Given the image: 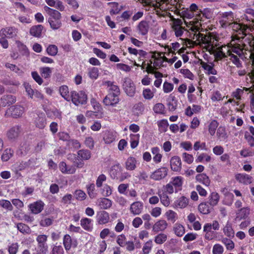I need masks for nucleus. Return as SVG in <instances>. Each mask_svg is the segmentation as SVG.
<instances>
[{"mask_svg":"<svg viewBox=\"0 0 254 254\" xmlns=\"http://www.w3.org/2000/svg\"><path fill=\"white\" fill-rule=\"evenodd\" d=\"M78 156L82 160H88L91 157L90 151L87 150H80L77 152Z\"/></svg>","mask_w":254,"mask_h":254,"instance_id":"obj_55","label":"nucleus"},{"mask_svg":"<svg viewBox=\"0 0 254 254\" xmlns=\"http://www.w3.org/2000/svg\"><path fill=\"white\" fill-rule=\"evenodd\" d=\"M235 178L240 183L244 185L250 184L252 182V177L246 174H237Z\"/></svg>","mask_w":254,"mask_h":254,"instance_id":"obj_21","label":"nucleus"},{"mask_svg":"<svg viewBox=\"0 0 254 254\" xmlns=\"http://www.w3.org/2000/svg\"><path fill=\"white\" fill-rule=\"evenodd\" d=\"M165 216L168 221L172 223H174L178 219V215L177 213L175 211L170 209L167 210L165 212Z\"/></svg>","mask_w":254,"mask_h":254,"instance_id":"obj_39","label":"nucleus"},{"mask_svg":"<svg viewBox=\"0 0 254 254\" xmlns=\"http://www.w3.org/2000/svg\"><path fill=\"white\" fill-rule=\"evenodd\" d=\"M44 27L42 25H35L30 29V34L34 37L40 38L42 36V32Z\"/></svg>","mask_w":254,"mask_h":254,"instance_id":"obj_26","label":"nucleus"},{"mask_svg":"<svg viewBox=\"0 0 254 254\" xmlns=\"http://www.w3.org/2000/svg\"><path fill=\"white\" fill-rule=\"evenodd\" d=\"M234 19V15L232 12H226L222 14L221 18L220 20V23L223 27H226L231 24H232V28L234 30L236 31V34L233 36L232 38H240L241 39H243L244 41L248 42L250 41V39H252L251 36L250 35L249 37H247V34L249 33L251 29L247 24L233 23Z\"/></svg>","mask_w":254,"mask_h":254,"instance_id":"obj_3","label":"nucleus"},{"mask_svg":"<svg viewBox=\"0 0 254 254\" xmlns=\"http://www.w3.org/2000/svg\"><path fill=\"white\" fill-rule=\"evenodd\" d=\"M40 72L43 77L48 78L50 77L52 69L49 67H43L40 68Z\"/></svg>","mask_w":254,"mask_h":254,"instance_id":"obj_57","label":"nucleus"},{"mask_svg":"<svg viewBox=\"0 0 254 254\" xmlns=\"http://www.w3.org/2000/svg\"><path fill=\"white\" fill-rule=\"evenodd\" d=\"M17 229L23 234H29L30 231V228L27 225L20 223L17 225Z\"/></svg>","mask_w":254,"mask_h":254,"instance_id":"obj_60","label":"nucleus"},{"mask_svg":"<svg viewBox=\"0 0 254 254\" xmlns=\"http://www.w3.org/2000/svg\"><path fill=\"white\" fill-rule=\"evenodd\" d=\"M173 229L175 234L178 237L183 236L186 232L185 227L179 223L174 224Z\"/></svg>","mask_w":254,"mask_h":254,"instance_id":"obj_33","label":"nucleus"},{"mask_svg":"<svg viewBox=\"0 0 254 254\" xmlns=\"http://www.w3.org/2000/svg\"><path fill=\"white\" fill-rule=\"evenodd\" d=\"M119 96V95L109 93L104 99L103 103L106 106H114L120 101Z\"/></svg>","mask_w":254,"mask_h":254,"instance_id":"obj_14","label":"nucleus"},{"mask_svg":"<svg viewBox=\"0 0 254 254\" xmlns=\"http://www.w3.org/2000/svg\"><path fill=\"white\" fill-rule=\"evenodd\" d=\"M24 87L28 96L31 99H37L41 100L43 99V94L36 89H33L31 85L29 83H24Z\"/></svg>","mask_w":254,"mask_h":254,"instance_id":"obj_8","label":"nucleus"},{"mask_svg":"<svg viewBox=\"0 0 254 254\" xmlns=\"http://www.w3.org/2000/svg\"><path fill=\"white\" fill-rule=\"evenodd\" d=\"M181 45H182L181 42H175L172 43V46H167L165 47V50L166 52H168L169 53H172L174 54L175 52L178 50H180L182 48H181ZM185 46H183L182 47L184 48Z\"/></svg>","mask_w":254,"mask_h":254,"instance_id":"obj_41","label":"nucleus"},{"mask_svg":"<svg viewBox=\"0 0 254 254\" xmlns=\"http://www.w3.org/2000/svg\"><path fill=\"white\" fill-rule=\"evenodd\" d=\"M211 157L206 153H202L197 156L195 159V162L198 163H208L211 161Z\"/></svg>","mask_w":254,"mask_h":254,"instance_id":"obj_43","label":"nucleus"},{"mask_svg":"<svg viewBox=\"0 0 254 254\" xmlns=\"http://www.w3.org/2000/svg\"><path fill=\"white\" fill-rule=\"evenodd\" d=\"M221 242L225 246L227 250H232L234 248V243L230 239L223 238L222 239Z\"/></svg>","mask_w":254,"mask_h":254,"instance_id":"obj_59","label":"nucleus"},{"mask_svg":"<svg viewBox=\"0 0 254 254\" xmlns=\"http://www.w3.org/2000/svg\"><path fill=\"white\" fill-rule=\"evenodd\" d=\"M136 164L137 161L134 157H129L125 163V167L127 170L133 171L136 169Z\"/></svg>","mask_w":254,"mask_h":254,"instance_id":"obj_29","label":"nucleus"},{"mask_svg":"<svg viewBox=\"0 0 254 254\" xmlns=\"http://www.w3.org/2000/svg\"><path fill=\"white\" fill-rule=\"evenodd\" d=\"M195 180L197 182L201 183L206 187L209 186L210 184L209 178L204 173L197 174L195 176Z\"/></svg>","mask_w":254,"mask_h":254,"instance_id":"obj_27","label":"nucleus"},{"mask_svg":"<svg viewBox=\"0 0 254 254\" xmlns=\"http://www.w3.org/2000/svg\"><path fill=\"white\" fill-rule=\"evenodd\" d=\"M158 194L162 204L165 207L169 206L170 204V199L166 192H163L161 193V191L158 190Z\"/></svg>","mask_w":254,"mask_h":254,"instance_id":"obj_37","label":"nucleus"},{"mask_svg":"<svg viewBox=\"0 0 254 254\" xmlns=\"http://www.w3.org/2000/svg\"><path fill=\"white\" fill-rule=\"evenodd\" d=\"M48 251V246L46 243L37 244V252L38 254H46Z\"/></svg>","mask_w":254,"mask_h":254,"instance_id":"obj_56","label":"nucleus"},{"mask_svg":"<svg viewBox=\"0 0 254 254\" xmlns=\"http://www.w3.org/2000/svg\"><path fill=\"white\" fill-rule=\"evenodd\" d=\"M11 115L15 118L20 116L24 112V108L21 106L12 107L10 109Z\"/></svg>","mask_w":254,"mask_h":254,"instance_id":"obj_49","label":"nucleus"},{"mask_svg":"<svg viewBox=\"0 0 254 254\" xmlns=\"http://www.w3.org/2000/svg\"><path fill=\"white\" fill-rule=\"evenodd\" d=\"M190 10L193 13V12H195L196 13V18L192 19V20H198L200 23L201 21V19L202 17L204 16V13H202L200 11H198V6L195 3H192L190 6Z\"/></svg>","mask_w":254,"mask_h":254,"instance_id":"obj_36","label":"nucleus"},{"mask_svg":"<svg viewBox=\"0 0 254 254\" xmlns=\"http://www.w3.org/2000/svg\"><path fill=\"white\" fill-rule=\"evenodd\" d=\"M88 75L89 78L93 80H96L99 75V71L98 68L91 67L88 68Z\"/></svg>","mask_w":254,"mask_h":254,"instance_id":"obj_44","label":"nucleus"},{"mask_svg":"<svg viewBox=\"0 0 254 254\" xmlns=\"http://www.w3.org/2000/svg\"><path fill=\"white\" fill-rule=\"evenodd\" d=\"M109 4L110 5V13L111 15L116 14L120 11L121 8L118 3L111 2Z\"/></svg>","mask_w":254,"mask_h":254,"instance_id":"obj_58","label":"nucleus"},{"mask_svg":"<svg viewBox=\"0 0 254 254\" xmlns=\"http://www.w3.org/2000/svg\"><path fill=\"white\" fill-rule=\"evenodd\" d=\"M13 151L10 148L5 149L3 152L1 159L2 161H7L12 156Z\"/></svg>","mask_w":254,"mask_h":254,"instance_id":"obj_52","label":"nucleus"},{"mask_svg":"<svg viewBox=\"0 0 254 254\" xmlns=\"http://www.w3.org/2000/svg\"><path fill=\"white\" fill-rule=\"evenodd\" d=\"M156 91L155 88H153L152 90L149 88H145L143 90L142 95L145 99L151 100L154 96Z\"/></svg>","mask_w":254,"mask_h":254,"instance_id":"obj_42","label":"nucleus"},{"mask_svg":"<svg viewBox=\"0 0 254 254\" xmlns=\"http://www.w3.org/2000/svg\"><path fill=\"white\" fill-rule=\"evenodd\" d=\"M0 206L8 211H11L13 206L10 202L8 200L1 199L0 200Z\"/></svg>","mask_w":254,"mask_h":254,"instance_id":"obj_63","label":"nucleus"},{"mask_svg":"<svg viewBox=\"0 0 254 254\" xmlns=\"http://www.w3.org/2000/svg\"><path fill=\"white\" fill-rule=\"evenodd\" d=\"M180 73L182 74L185 78H188L190 80H193L194 75L193 73L187 68H182L180 70Z\"/></svg>","mask_w":254,"mask_h":254,"instance_id":"obj_62","label":"nucleus"},{"mask_svg":"<svg viewBox=\"0 0 254 254\" xmlns=\"http://www.w3.org/2000/svg\"><path fill=\"white\" fill-rule=\"evenodd\" d=\"M45 203L41 200L34 202L28 206L29 210L33 214H38L44 209Z\"/></svg>","mask_w":254,"mask_h":254,"instance_id":"obj_17","label":"nucleus"},{"mask_svg":"<svg viewBox=\"0 0 254 254\" xmlns=\"http://www.w3.org/2000/svg\"><path fill=\"white\" fill-rule=\"evenodd\" d=\"M167 168L161 167L152 173L150 178L155 181H159L164 178L167 175Z\"/></svg>","mask_w":254,"mask_h":254,"instance_id":"obj_12","label":"nucleus"},{"mask_svg":"<svg viewBox=\"0 0 254 254\" xmlns=\"http://www.w3.org/2000/svg\"><path fill=\"white\" fill-rule=\"evenodd\" d=\"M143 203L140 201H137L132 203L129 207V211L133 215L140 214L143 211Z\"/></svg>","mask_w":254,"mask_h":254,"instance_id":"obj_15","label":"nucleus"},{"mask_svg":"<svg viewBox=\"0 0 254 254\" xmlns=\"http://www.w3.org/2000/svg\"><path fill=\"white\" fill-rule=\"evenodd\" d=\"M88 194L91 198L96 196V193L95 192V186L93 183L90 184L86 186Z\"/></svg>","mask_w":254,"mask_h":254,"instance_id":"obj_61","label":"nucleus"},{"mask_svg":"<svg viewBox=\"0 0 254 254\" xmlns=\"http://www.w3.org/2000/svg\"><path fill=\"white\" fill-rule=\"evenodd\" d=\"M103 85L107 86L109 88V93H111L115 95H120V90L119 87L114 84L113 82L110 81H105L103 82Z\"/></svg>","mask_w":254,"mask_h":254,"instance_id":"obj_24","label":"nucleus"},{"mask_svg":"<svg viewBox=\"0 0 254 254\" xmlns=\"http://www.w3.org/2000/svg\"><path fill=\"white\" fill-rule=\"evenodd\" d=\"M153 247V242L152 240H149L145 242L142 249L143 254H149Z\"/></svg>","mask_w":254,"mask_h":254,"instance_id":"obj_50","label":"nucleus"},{"mask_svg":"<svg viewBox=\"0 0 254 254\" xmlns=\"http://www.w3.org/2000/svg\"><path fill=\"white\" fill-rule=\"evenodd\" d=\"M218 123L217 121L213 120L211 121L208 125V130L209 133L213 136L215 132L216 128L218 127Z\"/></svg>","mask_w":254,"mask_h":254,"instance_id":"obj_46","label":"nucleus"},{"mask_svg":"<svg viewBox=\"0 0 254 254\" xmlns=\"http://www.w3.org/2000/svg\"><path fill=\"white\" fill-rule=\"evenodd\" d=\"M59 169L62 173L64 174H73L76 171L75 166H67L64 162H61L59 165Z\"/></svg>","mask_w":254,"mask_h":254,"instance_id":"obj_19","label":"nucleus"},{"mask_svg":"<svg viewBox=\"0 0 254 254\" xmlns=\"http://www.w3.org/2000/svg\"><path fill=\"white\" fill-rule=\"evenodd\" d=\"M216 136L220 141H223L227 139L228 137V135L225 127L220 126L217 130Z\"/></svg>","mask_w":254,"mask_h":254,"instance_id":"obj_32","label":"nucleus"},{"mask_svg":"<svg viewBox=\"0 0 254 254\" xmlns=\"http://www.w3.org/2000/svg\"><path fill=\"white\" fill-rule=\"evenodd\" d=\"M167 236L166 234L161 233L157 235L154 237V242L156 244L161 245L166 241Z\"/></svg>","mask_w":254,"mask_h":254,"instance_id":"obj_51","label":"nucleus"},{"mask_svg":"<svg viewBox=\"0 0 254 254\" xmlns=\"http://www.w3.org/2000/svg\"><path fill=\"white\" fill-rule=\"evenodd\" d=\"M130 137V147L134 149L137 146L139 143L140 135L139 134H131Z\"/></svg>","mask_w":254,"mask_h":254,"instance_id":"obj_48","label":"nucleus"},{"mask_svg":"<svg viewBox=\"0 0 254 254\" xmlns=\"http://www.w3.org/2000/svg\"><path fill=\"white\" fill-rule=\"evenodd\" d=\"M96 204L101 209H108L111 207L113 201L109 198L102 197L97 199Z\"/></svg>","mask_w":254,"mask_h":254,"instance_id":"obj_20","label":"nucleus"},{"mask_svg":"<svg viewBox=\"0 0 254 254\" xmlns=\"http://www.w3.org/2000/svg\"><path fill=\"white\" fill-rule=\"evenodd\" d=\"M168 226V223L165 220L159 219L152 226V231L156 233L163 232L167 228Z\"/></svg>","mask_w":254,"mask_h":254,"instance_id":"obj_13","label":"nucleus"},{"mask_svg":"<svg viewBox=\"0 0 254 254\" xmlns=\"http://www.w3.org/2000/svg\"><path fill=\"white\" fill-rule=\"evenodd\" d=\"M81 227L86 231H91L93 229V220L88 218H83L80 220Z\"/></svg>","mask_w":254,"mask_h":254,"instance_id":"obj_28","label":"nucleus"},{"mask_svg":"<svg viewBox=\"0 0 254 254\" xmlns=\"http://www.w3.org/2000/svg\"><path fill=\"white\" fill-rule=\"evenodd\" d=\"M123 88L127 96L129 97L134 96L135 93L136 88L133 82L130 78L128 77L124 78Z\"/></svg>","mask_w":254,"mask_h":254,"instance_id":"obj_6","label":"nucleus"},{"mask_svg":"<svg viewBox=\"0 0 254 254\" xmlns=\"http://www.w3.org/2000/svg\"><path fill=\"white\" fill-rule=\"evenodd\" d=\"M209 204L206 202L201 203L198 205V210L199 212L204 214H207L210 213V209L209 206Z\"/></svg>","mask_w":254,"mask_h":254,"instance_id":"obj_53","label":"nucleus"},{"mask_svg":"<svg viewBox=\"0 0 254 254\" xmlns=\"http://www.w3.org/2000/svg\"><path fill=\"white\" fill-rule=\"evenodd\" d=\"M20 131V127L19 126L13 127L8 130L7 136L10 139H15L18 136Z\"/></svg>","mask_w":254,"mask_h":254,"instance_id":"obj_31","label":"nucleus"},{"mask_svg":"<svg viewBox=\"0 0 254 254\" xmlns=\"http://www.w3.org/2000/svg\"><path fill=\"white\" fill-rule=\"evenodd\" d=\"M189 202V199L184 196L177 197L172 204L175 209H184L186 208Z\"/></svg>","mask_w":254,"mask_h":254,"instance_id":"obj_11","label":"nucleus"},{"mask_svg":"<svg viewBox=\"0 0 254 254\" xmlns=\"http://www.w3.org/2000/svg\"><path fill=\"white\" fill-rule=\"evenodd\" d=\"M152 58L153 61H150V64H148L146 67V70L148 73H152L155 69L166 65V60H167V58L165 56L164 53L155 52Z\"/></svg>","mask_w":254,"mask_h":254,"instance_id":"obj_4","label":"nucleus"},{"mask_svg":"<svg viewBox=\"0 0 254 254\" xmlns=\"http://www.w3.org/2000/svg\"><path fill=\"white\" fill-rule=\"evenodd\" d=\"M160 131L164 132L167 131L169 124L167 120L163 119L159 121L157 123Z\"/></svg>","mask_w":254,"mask_h":254,"instance_id":"obj_54","label":"nucleus"},{"mask_svg":"<svg viewBox=\"0 0 254 254\" xmlns=\"http://www.w3.org/2000/svg\"><path fill=\"white\" fill-rule=\"evenodd\" d=\"M233 200L234 195L233 194V193H231L230 194H228V195L224 196L223 203L225 205L230 206L233 203Z\"/></svg>","mask_w":254,"mask_h":254,"instance_id":"obj_64","label":"nucleus"},{"mask_svg":"<svg viewBox=\"0 0 254 254\" xmlns=\"http://www.w3.org/2000/svg\"><path fill=\"white\" fill-rule=\"evenodd\" d=\"M122 171V168L120 164L113 165L110 171V177L113 179L118 180Z\"/></svg>","mask_w":254,"mask_h":254,"instance_id":"obj_22","label":"nucleus"},{"mask_svg":"<svg viewBox=\"0 0 254 254\" xmlns=\"http://www.w3.org/2000/svg\"><path fill=\"white\" fill-rule=\"evenodd\" d=\"M253 42V50L252 52H249L250 54V57L252 61V71H251V73H249V75H250V77L252 80V82L253 83V86H254V41Z\"/></svg>","mask_w":254,"mask_h":254,"instance_id":"obj_47","label":"nucleus"},{"mask_svg":"<svg viewBox=\"0 0 254 254\" xmlns=\"http://www.w3.org/2000/svg\"><path fill=\"white\" fill-rule=\"evenodd\" d=\"M72 103L76 106L86 104L87 100V95L83 91L78 92L73 91L71 92V99Z\"/></svg>","mask_w":254,"mask_h":254,"instance_id":"obj_5","label":"nucleus"},{"mask_svg":"<svg viewBox=\"0 0 254 254\" xmlns=\"http://www.w3.org/2000/svg\"><path fill=\"white\" fill-rule=\"evenodd\" d=\"M61 18V14L59 11L50 16L48 22L52 29L57 30L62 26Z\"/></svg>","mask_w":254,"mask_h":254,"instance_id":"obj_7","label":"nucleus"},{"mask_svg":"<svg viewBox=\"0 0 254 254\" xmlns=\"http://www.w3.org/2000/svg\"><path fill=\"white\" fill-rule=\"evenodd\" d=\"M220 199L219 194L216 191L211 192L209 196V204L214 207L217 205Z\"/></svg>","mask_w":254,"mask_h":254,"instance_id":"obj_34","label":"nucleus"},{"mask_svg":"<svg viewBox=\"0 0 254 254\" xmlns=\"http://www.w3.org/2000/svg\"><path fill=\"white\" fill-rule=\"evenodd\" d=\"M117 138L118 133L115 131L107 130L103 134V140L105 144H111L115 141Z\"/></svg>","mask_w":254,"mask_h":254,"instance_id":"obj_16","label":"nucleus"},{"mask_svg":"<svg viewBox=\"0 0 254 254\" xmlns=\"http://www.w3.org/2000/svg\"><path fill=\"white\" fill-rule=\"evenodd\" d=\"M59 91L61 96L66 101H69L71 99V94L69 93L68 88L66 85H63L60 87Z\"/></svg>","mask_w":254,"mask_h":254,"instance_id":"obj_40","label":"nucleus"},{"mask_svg":"<svg viewBox=\"0 0 254 254\" xmlns=\"http://www.w3.org/2000/svg\"><path fill=\"white\" fill-rule=\"evenodd\" d=\"M18 29L14 27H7L0 31V36L8 38L15 37L18 33Z\"/></svg>","mask_w":254,"mask_h":254,"instance_id":"obj_10","label":"nucleus"},{"mask_svg":"<svg viewBox=\"0 0 254 254\" xmlns=\"http://www.w3.org/2000/svg\"><path fill=\"white\" fill-rule=\"evenodd\" d=\"M183 22L180 19L173 18L171 23V28L175 36L178 39L183 46L191 48L195 42L190 38L196 39L200 43L201 38H198L199 35H203L199 33L202 29L201 24L198 20L184 21L185 26H183Z\"/></svg>","mask_w":254,"mask_h":254,"instance_id":"obj_2","label":"nucleus"},{"mask_svg":"<svg viewBox=\"0 0 254 254\" xmlns=\"http://www.w3.org/2000/svg\"><path fill=\"white\" fill-rule=\"evenodd\" d=\"M63 245L66 252L70 250L72 245V240L70 236L65 234L63 238Z\"/></svg>","mask_w":254,"mask_h":254,"instance_id":"obj_38","label":"nucleus"},{"mask_svg":"<svg viewBox=\"0 0 254 254\" xmlns=\"http://www.w3.org/2000/svg\"><path fill=\"white\" fill-rule=\"evenodd\" d=\"M137 29L139 33L142 35H146L149 30V24L148 22L145 20L140 21L137 26Z\"/></svg>","mask_w":254,"mask_h":254,"instance_id":"obj_30","label":"nucleus"},{"mask_svg":"<svg viewBox=\"0 0 254 254\" xmlns=\"http://www.w3.org/2000/svg\"><path fill=\"white\" fill-rule=\"evenodd\" d=\"M96 220L99 225L106 224L111 221L109 213L104 210L97 212Z\"/></svg>","mask_w":254,"mask_h":254,"instance_id":"obj_9","label":"nucleus"},{"mask_svg":"<svg viewBox=\"0 0 254 254\" xmlns=\"http://www.w3.org/2000/svg\"><path fill=\"white\" fill-rule=\"evenodd\" d=\"M200 64L202 67L205 70L206 73L212 75H216L217 74V72L214 68V64L212 63L201 62Z\"/></svg>","mask_w":254,"mask_h":254,"instance_id":"obj_23","label":"nucleus"},{"mask_svg":"<svg viewBox=\"0 0 254 254\" xmlns=\"http://www.w3.org/2000/svg\"><path fill=\"white\" fill-rule=\"evenodd\" d=\"M171 169L175 172H180L182 169V161L180 157L174 156L170 161Z\"/></svg>","mask_w":254,"mask_h":254,"instance_id":"obj_18","label":"nucleus"},{"mask_svg":"<svg viewBox=\"0 0 254 254\" xmlns=\"http://www.w3.org/2000/svg\"><path fill=\"white\" fill-rule=\"evenodd\" d=\"M200 38V43L201 44L202 46L210 54L214 55L216 61L222 60L227 56H229L230 60L232 63L237 67H240L241 63L239 59L247 58L248 54L246 51L250 46L251 50L248 51V56L252 63L249 52L253 50V42L254 41L253 36H251L252 40L247 42L244 41L243 39H241L240 38H235L234 37L227 45H223L219 47H216L217 40L213 36L199 35L198 38Z\"/></svg>","mask_w":254,"mask_h":254,"instance_id":"obj_1","label":"nucleus"},{"mask_svg":"<svg viewBox=\"0 0 254 254\" xmlns=\"http://www.w3.org/2000/svg\"><path fill=\"white\" fill-rule=\"evenodd\" d=\"M250 214V208L249 207H245L239 210L237 213V217L240 219H246Z\"/></svg>","mask_w":254,"mask_h":254,"instance_id":"obj_45","label":"nucleus"},{"mask_svg":"<svg viewBox=\"0 0 254 254\" xmlns=\"http://www.w3.org/2000/svg\"><path fill=\"white\" fill-rule=\"evenodd\" d=\"M15 101V98L12 95H4L0 99V105L3 107L9 106L14 103Z\"/></svg>","mask_w":254,"mask_h":254,"instance_id":"obj_25","label":"nucleus"},{"mask_svg":"<svg viewBox=\"0 0 254 254\" xmlns=\"http://www.w3.org/2000/svg\"><path fill=\"white\" fill-rule=\"evenodd\" d=\"M223 232L224 235L228 238H232L234 236V231L232 228V225L229 222H227L223 228Z\"/></svg>","mask_w":254,"mask_h":254,"instance_id":"obj_35","label":"nucleus"}]
</instances>
